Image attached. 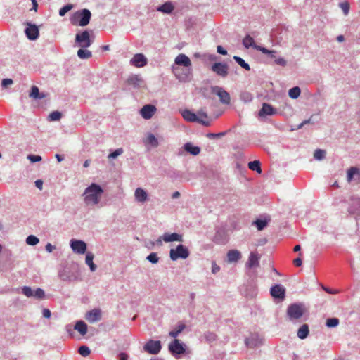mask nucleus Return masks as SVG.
I'll use <instances>...</instances> for the list:
<instances>
[{
  "label": "nucleus",
  "instance_id": "f257e3e1",
  "mask_svg": "<svg viewBox=\"0 0 360 360\" xmlns=\"http://www.w3.org/2000/svg\"><path fill=\"white\" fill-rule=\"evenodd\" d=\"M103 193L102 188L96 184H91L88 186L84 193V201L87 206H93L97 205L100 202V199Z\"/></svg>",
  "mask_w": 360,
  "mask_h": 360
},
{
  "label": "nucleus",
  "instance_id": "f03ea898",
  "mask_svg": "<svg viewBox=\"0 0 360 360\" xmlns=\"http://www.w3.org/2000/svg\"><path fill=\"white\" fill-rule=\"evenodd\" d=\"M91 13L88 9H82L75 12L70 18V22L73 25L86 26L89 24Z\"/></svg>",
  "mask_w": 360,
  "mask_h": 360
},
{
  "label": "nucleus",
  "instance_id": "7ed1b4c3",
  "mask_svg": "<svg viewBox=\"0 0 360 360\" xmlns=\"http://www.w3.org/2000/svg\"><path fill=\"white\" fill-rule=\"evenodd\" d=\"M189 255V251L187 248L183 245H179L176 249H171L169 257L172 260L176 261L179 258L186 259Z\"/></svg>",
  "mask_w": 360,
  "mask_h": 360
},
{
  "label": "nucleus",
  "instance_id": "20e7f679",
  "mask_svg": "<svg viewBox=\"0 0 360 360\" xmlns=\"http://www.w3.org/2000/svg\"><path fill=\"white\" fill-rule=\"evenodd\" d=\"M304 313V308L302 304H292L287 310V314L291 320H297L301 318Z\"/></svg>",
  "mask_w": 360,
  "mask_h": 360
},
{
  "label": "nucleus",
  "instance_id": "39448f33",
  "mask_svg": "<svg viewBox=\"0 0 360 360\" xmlns=\"http://www.w3.org/2000/svg\"><path fill=\"white\" fill-rule=\"evenodd\" d=\"M75 41L78 43L82 48L89 47L91 44L89 32L87 30H85L81 33L77 34L75 37Z\"/></svg>",
  "mask_w": 360,
  "mask_h": 360
},
{
  "label": "nucleus",
  "instance_id": "423d86ee",
  "mask_svg": "<svg viewBox=\"0 0 360 360\" xmlns=\"http://www.w3.org/2000/svg\"><path fill=\"white\" fill-rule=\"evenodd\" d=\"M211 90L213 94H215L216 95H217L219 96L220 101L222 103L226 104V105H228L230 103V101H231L230 95L223 88L216 86H212Z\"/></svg>",
  "mask_w": 360,
  "mask_h": 360
},
{
  "label": "nucleus",
  "instance_id": "0eeeda50",
  "mask_svg": "<svg viewBox=\"0 0 360 360\" xmlns=\"http://www.w3.org/2000/svg\"><path fill=\"white\" fill-rule=\"evenodd\" d=\"M161 342L159 340H149L143 346V349L146 352L151 354H157L161 349Z\"/></svg>",
  "mask_w": 360,
  "mask_h": 360
},
{
  "label": "nucleus",
  "instance_id": "6e6552de",
  "mask_svg": "<svg viewBox=\"0 0 360 360\" xmlns=\"http://www.w3.org/2000/svg\"><path fill=\"white\" fill-rule=\"evenodd\" d=\"M182 116L188 122H197L202 124L205 126L210 125L209 121H205L199 117H197L196 114L192 112L189 110H184L182 112Z\"/></svg>",
  "mask_w": 360,
  "mask_h": 360
},
{
  "label": "nucleus",
  "instance_id": "1a4fd4ad",
  "mask_svg": "<svg viewBox=\"0 0 360 360\" xmlns=\"http://www.w3.org/2000/svg\"><path fill=\"white\" fill-rule=\"evenodd\" d=\"M270 294L274 298L283 300L285 297V289L281 285L277 284L271 288Z\"/></svg>",
  "mask_w": 360,
  "mask_h": 360
},
{
  "label": "nucleus",
  "instance_id": "9d476101",
  "mask_svg": "<svg viewBox=\"0 0 360 360\" xmlns=\"http://www.w3.org/2000/svg\"><path fill=\"white\" fill-rule=\"evenodd\" d=\"M169 350L172 354H182L185 352L184 345L181 343L179 340L174 339L170 344L169 345Z\"/></svg>",
  "mask_w": 360,
  "mask_h": 360
},
{
  "label": "nucleus",
  "instance_id": "9b49d317",
  "mask_svg": "<svg viewBox=\"0 0 360 360\" xmlns=\"http://www.w3.org/2000/svg\"><path fill=\"white\" fill-rule=\"evenodd\" d=\"M211 69L221 77H225L228 75V65L225 63H215L212 65Z\"/></svg>",
  "mask_w": 360,
  "mask_h": 360
},
{
  "label": "nucleus",
  "instance_id": "f8f14e48",
  "mask_svg": "<svg viewBox=\"0 0 360 360\" xmlns=\"http://www.w3.org/2000/svg\"><path fill=\"white\" fill-rule=\"evenodd\" d=\"M70 246L72 250L77 254H84L86 250V245L82 240H72L70 241Z\"/></svg>",
  "mask_w": 360,
  "mask_h": 360
},
{
  "label": "nucleus",
  "instance_id": "ddd939ff",
  "mask_svg": "<svg viewBox=\"0 0 360 360\" xmlns=\"http://www.w3.org/2000/svg\"><path fill=\"white\" fill-rule=\"evenodd\" d=\"M156 108L153 105H145L140 110V114L146 120L150 119L156 112Z\"/></svg>",
  "mask_w": 360,
  "mask_h": 360
},
{
  "label": "nucleus",
  "instance_id": "4468645a",
  "mask_svg": "<svg viewBox=\"0 0 360 360\" xmlns=\"http://www.w3.org/2000/svg\"><path fill=\"white\" fill-rule=\"evenodd\" d=\"M85 319L89 323H95L101 320V311L99 309H94L88 311L85 315Z\"/></svg>",
  "mask_w": 360,
  "mask_h": 360
},
{
  "label": "nucleus",
  "instance_id": "2eb2a0df",
  "mask_svg": "<svg viewBox=\"0 0 360 360\" xmlns=\"http://www.w3.org/2000/svg\"><path fill=\"white\" fill-rule=\"evenodd\" d=\"M131 64L136 68L144 67L147 64V58L142 53H136L131 58Z\"/></svg>",
  "mask_w": 360,
  "mask_h": 360
},
{
  "label": "nucleus",
  "instance_id": "dca6fc26",
  "mask_svg": "<svg viewBox=\"0 0 360 360\" xmlns=\"http://www.w3.org/2000/svg\"><path fill=\"white\" fill-rule=\"evenodd\" d=\"M25 32L27 37L30 40H35L39 36V30L35 25L27 23V27Z\"/></svg>",
  "mask_w": 360,
  "mask_h": 360
},
{
  "label": "nucleus",
  "instance_id": "f3484780",
  "mask_svg": "<svg viewBox=\"0 0 360 360\" xmlns=\"http://www.w3.org/2000/svg\"><path fill=\"white\" fill-rule=\"evenodd\" d=\"M277 110L270 104L264 103L262 104V107L259 112V115L260 117H266L267 115H273L276 114Z\"/></svg>",
  "mask_w": 360,
  "mask_h": 360
},
{
  "label": "nucleus",
  "instance_id": "a211bd4d",
  "mask_svg": "<svg viewBox=\"0 0 360 360\" xmlns=\"http://www.w3.org/2000/svg\"><path fill=\"white\" fill-rule=\"evenodd\" d=\"M175 64L178 65H183L186 68L191 66V61L190 58L184 53L179 54L174 60Z\"/></svg>",
  "mask_w": 360,
  "mask_h": 360
},
{
  "label": "nucleus",
  "instance_id": "6ab92c4d",
  "mask_svg": "<svg viewBox=\"0 0 360 360\" xmlns=\"http://www.w3.org/2000/svg\"><path fill=\"white\" fill-rule=\"evenodd\" d=\"M354 176H356V179H357L358 181H360V169L356 167H352L347 172V181L350 183Z\"/></svg>",
  "mask_w": 360,
  "mask_h": 360
},
{
  "label": "nucleus",
  "instance_id": "aec40b11",
  "mask_svg": "<svg viewBox=\"0 0 360 360\" xmlns=\"http://www.w3.org/2000/svg\"><path fill=\"white\" fill-rule=\"evenodd\" d=\"M134 196H135L136 200L139 202H144L148 199V194H147L146 191H145L141 188H138L136 189L135 193H134Z\"/></svg>",
  "mask_w": 360,
  "mask_h": 360
},
{
  "label": "nucleus",
  "instance_id": "412c9836",
  "mask_svg": "<svg viewBox=\"0 0 360 360\" xmlns=\"http://www.w3.org/2000/svg\"><path fill=\"white\" fill-rule=\"evenodd\" d=\"M162 239L165 242H172V241H179L181 242L183 240L182 236L176 233H166L163 235Z\"/></svg>",
  "mask_w": 360,
  "mask_h": 360
},
{
  "label": "nucleus",
  "instance_id": "4be33fe9",
  "mask_svg": "<svg viewBox=\"0 0 360 360\" xmlns=\"http://www.w3.org/2000/svg\"><path fill=\"white\" fill-rule=\"evenodd\" d=\"M241 258L240 252L237 250H229L227 252V259L229 263L236 262Z\"/></svg>",
  "mask_w": 360,
  "mask_h": 360
},
{
  "label": "nucleus",
  "instance_id": "5701e85b",
  "mask_svg": "<svg viewBox=\"0 0 360 360\" xmlns=\"http://www.w3.org/2000/svg\"><path fill=\"white\" fill-rule=\"evenodd\" d=\"M247 265L249 268L259 266V257L255 252H251Z\"/></svg>",
  "mask_w": 360,
  "mask_h": 360
},
{
  "label": "nucleus",
  "instance_id": "b1692460",
  "mask_svg": "<svg viewBox=\"0 0 360 360\" xmlns=\"http://www.w3.org/2000/svg\"><path fill=\"white\" fill-rule=\"evenodd\" d=\"M245 343L248 347L253 348L258 346L261 342L257 336L252 335L245 339Z\"/></svg>",
  "mask_w": 360,
  "mask_h": 360
},
{
  "label": "nucleus",
  "instance_id": "393cba45",
  "mask_svg": "<svg viewBox=\"0 0 360 360\" xmlns=\"http://www.w3.org/2000/svg\"><path fill=\"white\" fill-rule=\"evenodd\" d=\"M75 329L82 335H84L87 333V325L84 321H79L75 323Z\"/></svg>",
  "mask_w": 360,
  "mask_h": 360
},
{
  "label": "nucleus",
  "instance_id": "a878e982",
  "mask_svg": "<svg viewBox=\"0 0 360 360\" xmlns=\"http://www.w3.org/2000/svg\"><path fill=\"white\" fill-rule=\"evenodd\" d=\"M186 328V325L183 323H180L178 326L172 330L169 333V335L172 338H176Z\"/></svg>",
  "mask_w": 360,
  "mask_h": 360
},
{
  "label": "nucleus",
  "instance_id": "bb28decb",
  "mask_svg": "<svg viewBox=\"0 0 360 360\" xmlns=\"http://www.w3.org/2000/svg\"><path fill=\"white\" fill-rule=\"evenodd\" d=\"M174 10V6L170 1L165 2L162 6L158 8V11L165 13H170Z\"/></svg>",
  "mask_w": 360,
  "mask_h": 360
},
{
  "label": "nucleus",
  "instance_id": "cd10ccee",
  "mask_svg": "<svg viewBox=\"0 0 360 360\" xmlns=\"http://www.w3.org/2000/svg\"><path fill=\"white\" fill-rule=\"evenodd\" d=\"M184 149L188 153L193 155H197L200 152V148L198 146H193L191 143H187L184 145Z\"/></svg>",
  "mask_w": 360,
  "mask_h": 360
},
{
  "label": "nucleus",
  "instance_id": "c85d7f7f",
  "mask_svg": "<svg viewBox=\"0 0 360 360\" xmlns=\"http://www.w3.org/2000/svg\"><path fill=\"white\" fill-rule=\"evenodd\" d=\"M94 255L91 252H87L86 255L85 262L89 266L91 271H94L96 269V265L94 263Z\"/></svg>",
  "mask_w": 360,
  "mask_h": 360
},
{
  "label": "nucleus",
  "instance_id": "c756f323",
  "mask_svg": "<svg viewBox=\"0 0 360 360\" xmlns=\"http://www.w3.org/2000/svg\"><path fill=\"white\" fill-rule=\"evenodd\" d=\"M309 333V326L307 324H303L297 330V336L300 339L306 338Z\"/></svg>",
  "mask_w": 360,
  "mask_h": 360
},
{
  "label": "nucleus",
  "instance_id": "7c9ffc66",
  "mask_svg": "<svg viewBox=\"0 0 360 360\" xmlns=\"http://www.w3.org/2000/svg\"><path fill=\"white\" fill-rule=\"evenodd\" d=\"M29 96L31 98L37 99V98H43L44 94L39 93V90L37 86H32V89H31V91L29 94Z\"/></svg>",
  "mask_w": 360,
  "mask_h": 360
},
{
  "label": "nucleus",
  "instance_id": "2f4dec72",
  "mask_svg": "<svg viewBox=\"0 0 360 360\" xmlns=\"http://www.w3.org/2000/svg\"><path fill=\"white\" fill-rule=\"evenodd\" d=\"M248 167L252 171H255L259 174L262 173L261 164L259 160H254L248 163Z\"/></svg>",
  "mask_w": 360,
  "mask_h": 360
},
{
  "label": "nucleus",
  "instance_id": "473e14b6",
  "mask_svg": "<svg viewBox=\"0 0 360 360\" xmlns=\"http://www.w3.org/2000/svg\"><path fill=\"white\" fill-rule=\"evenodd\" d=\"M77 56L82 59H87L91 57V52L86 48H82L78 50Z\"/></svg>",
  "mask_w": 360,
  "mask_h": 360
},
{
  "label": "nucleus",
  "instance_id": "72a5a7b5",
  "mask_svg": "<svg viewBox=\"0 0 360 360\" xmlns=\"http://www.w3.org/2000/svg\"><path fill=\"white\" fill-rule=\"evenodd\" d=\"M243 44L247 49L250 47H253L255 49V46H256L255 44L253 38L250 35H246L245 37V38L243 39Z\"/></svg>",
  "mask_w": 360,
  "mask_h": 360
},
{
  "label": "nucleus",
  "instance_id": "f704fd0d",
  "mask_svg": "<svg viewBox=\"0 0 360 360\" xmlns=\"http://www.w3.org/2000/svg\"><path fill=\"white\" fill-rule=\"evenodd\" d=\"M146 142L153 147H158L159 145L157 138L153 134H148Z\"/></svg>",
  "mask_w": 360,
  "mask_h": 360
},
{
  "label": "nucleus",
  "instance_id": "c9c22d12",
  "mask_svg": "<svg viewBox=\"0 0 360 360\" xmlns=\"http://www.w3.org/2000/svg\"><path fill=\"white\" fill-rule=\"evenodd\" d=\"M233 59L240 66H241L245 70H250V65L240 57L235 56L233 57Z\"/></svg>",
  "mask_w": 360,
  "mask_h": 360
},
{
  "label": "nucleus",
  "instance_id": "e433bc0d",
  "mask_svg": "<svg viewBox=\"0 0 360 360\" xmlns=\"http://www.w3.org/2000/svg\"><path fill=\"white\" fill-rule=\"evenodd\" d=\"M301 91L298 86L290 89L288 91V95L291 98L295 99L300 95Z\"/></svg>",
  "mask_w": 360,
  "mask_h": 360
},
{
  "label": "nucleus",
  "instance_id": "4c0bfd02",
  "mask_svg": "<svg viewBox=\"0 0 360 360\" xmlns=\"http://www.w3.org/2000/svg\"><path fill=\"white\" fill-rule=\"evenodd\" d=\"M62 117V114L59 111H53L51 112L48 116L49 121H58Z\"/></svg>",
  "mask_w": 360,
  "mask_h": 360
},
{
  "label": "nucleus",
  "instance_id": "58836bf2",
  "mask_svg": "<svg viewBox=\"0 0 360 360\" xmlns=\"http://www.w3.org/2000/svg\"><path fill=\"white\" fill-rule=\"evenodd\" d=\"M39 239L34 235H30L26 238L27 244L30 245H35L39 243Z\"/></svg>",
  "mask_w": 360,
  "mask_h": 360
},
{
  "label": "nucleus",
  "instance_id": "ea45409f",
  "mask_svg": "<svg viewBox=\"0 0 360 360\" xmlns=\"http://www.w3.org/2000/svg\"><path fill=\"white\" fill-rule=\"evenodd\" d=\"M326 151L321 149H317L315 150L314 153V157L315 159L321 160L325 158Z\"/></svg>",
  "mask_w": 360,
  "mask_h": 360
},
{
  "label": "nucleus",
  "instance_id": "a19ab883",
  "mask_svg": "<svg viewBox=\"0 0 360 360\" xmlns=\"http://www.w3.org/2000/svg\"><path fill=\"white\" fill-rule=\"evenodd\" d=\"M339 324V319L337 318H330L326 320V326L328 328L335 327Z\"/></svg>",
  "mask_w": 360,
  "mask_h": 360
},
{
  "label": "nucleus",
  "instance_id": "79ce46f5",
  "mask_svg": "<svg viewBox=\"0 0 360 360\" xmlns=\"http://www.w3.org/2000/svg\"><path fill=\"white\" fill-rule=\"evenodd\" d=\"M73 8V6L70 4H67L62 7L59 11V15L60 16H64L69 11H70Z\"/></svg>",
  "mask_w": 360,
  "mask_h": 360
},
{
  "label": "nucleus",
  "instance_id": "37998d69",
  "mask_svg": "<svg viewBox=\"0 0 360 360\" xmlns=\"http://www.w3.org/2000/svg\"><path fill=\"white\" fill-rule=\"evenodd\" d=\"M339 6L341 8L345 15H347L349 13L350 6L347 1L340 3Z\"/></svg>",
  "mask_w": 360,
  "mask_h": 360
},
{
  "label": "nucleus",
  "instance_id": "c03bdc74",
  "mask_svg": "<svg viewBox=\"0 0 360 360\" xmlns=\"http://www.w3.org/2000/svg\"><path fill=\"white\" fill-rule=\"evenodd\" d=\"M79 353L83 356H87L90 354L91 353V351L89 349V348L86 346H81L79 348Z\"/></svg>",
  "mask_w": 360,
  "mask_h": 360
},
{
  "label": "nucleus",
  "instance_id": "a18cd8bd",
  "mask_svg": "<svg viewBox=\"0 0 360 360\" xmlns=\"http://www.w3.org/2000/svg\"><path fill=\"white\" fill-rule=\"evenodd\" d=\"M255 224H256L257 229L261 231L266 226L267 221L266 220L257 219L255 221Z\"/></svg>",
  "mask_w": 360,
  "mask_h": 360
},
{
  "label": "nucleus",
  "instance_id": "49530a36",
  "mask_svg": "<svg viewBox=\"0 0 360 360\" xmlns=\"http://www.w3.org/2000/svg\"><path fill=\"white\" fill-rule=\"evenodd\" d=\"M33 290L30 287L25 286L22 288V292L27 297L33 296Z\"/></svg>",
  "mask_w": 360,
  "mask_h": 360
},
{
  "label": "nucleus",
  "instance_id": "de8ad7c7",
  "mask_svg": "<svg viewBox=\"0 0 360 360\" xmlns=\"http://www.w3.org/2000/svg\"><path fill=\"white\" fill-rule=\"evenodd\" d=\"M147 259L153 264H156L158 262L159 258L156 253L152 252L147 257Z\"/></svg>",
  "mask_w": 360,
  "mask_h": 360
},
{
  "label": "nucleus",
  "instance_id": "09e8293b",
  "mask_svg": "<svg viewBox=\"0 0 360 360\" xmlns=\"http://www.w3.org/2000/svg\"><path fill=\"white\" fill-rule=\"evenodd\" d=\"M44 292L41 288H37L33 292V296L37 299H42L44 297Z\"/></svg>",
  "mask_w": 360,
  "mask_h": 360
},
{
  "label": "nucleus",
  "instance_id": "8fccbe9b",
  "mask_svg": "<svg viewBox=\"0 0 360 360\" xmlns=\"http://www.w3.org/2000/svg\"><path fill=\"white\" fill-rule=\"evenodd\" d=\"M122 153H123L122 148H117L114 152H112L108 155V158L109 159L116 158L117 156L121 155Z\"/></svg>",
  "mask_w": 360,
  "mask_h": 360
},
{
  "label": "nucleus",
  "instance_id": "3c124183",
  "mask_svg": "<svg viewBox=\"0 0 360 360\" xmlns=\"http://www.w3.org/2000/svg\"><path fill=\"white\" fill-rule=\"evenodd\" d=\"M274 63H275V64L282 66V67H285L287 64L286 60L283 58H281V57L277 58H276Z\"/></svg>",
  "mask_w": 360,
  "mask_h": 360
},
{
  "label": "nucleus",
  "instance_id": "603ef678",
  "mask_svg": "<svg viewBox=\"0 0 360 360\" xmlns=\"http://www.w3.org/2000/svg\"><path fill=\"white\" fill-rule=\"evenodd\" d=\"M27 159L30 160L32 162H36L41 161L42 160V158L39 155H29L27 156Z\"/></svg>",
  "mask_w": 360,
  "mask_h": 360
},
{
  "label": "nucleus",
  "instance_id": "864d4df0",
  "mask_svg": "<svg viewBox=\"0 0 360 360\" xmlns=\"http://www.w3.org/2000/svg\"><path fill=\"white\" fill-rule=\"evenodd\" d=\"M196 115H197V117H199L205 121H208L207 120L208 117H207V113L202 110H199L198 112V113L196 114Z\"/></svg>",
  "mask_w": 360,
  "mask_h": 360
},
{
  "label": "nucleus",
  "instance_id": "5fc2aeb1",
  "mask_svg": "<svg viewBox=\"0 0 360 360\" xmlns=\"http://www.w3.org/2000/svg\"><path fill=\"white\" fill-rule=\"evenodd\" d=\"M13 83L11 79H4L1 82V86L4 88H7L8 86L11 85Z\"/></svg>",
  "mask_w": 360,
  "mask_h": 360
},
{
  "label": "nucleus",
  "instance_id": "6e6d98bb",
  "mask_svg": "<svg viewBox=\"0 0 360 360\" xmlns=\"http://www.w3.org/2000/svg\"><path fill=\"white\" fill-rule=\"evenodd\" d=\"M255 49L258 50V51H260L262 53H264V54H269V53H271V50H268L267 49L264 48V47H262V46H255Z\"/></svg>",
  "mask_w": 360,
  "mask_h": 360
},
{
  "label": "nucleus",
  "instance_id": "4d7b16f0",
  "mask_svg": "<svg viewBox=\"0 0 360 360\" xmlns=\"http://www.w3.org/2000/svg\"><path fill=\"white\" fill-rule=\"evenodd\" d=\"M299 255L301 256L302 254L300 253ZM293 263L296 266H300L302 264V259L300 258V257H298L297 258L295 259L293 261Z\"/></svg>",
  "mask_w": 360,
  "mask_h": 360
},
{
  "label": "nucleus",
  "instance_id": "13d9d810",
  "mask_svg": "<svg viewBox=\"0 0 360 360\" xmlns=\"http://www.w3.org/2000/svg\"><path fill=\"white\" fill-rule=\"evenodd\" d=\"M44 185V181L41 179H38L35 181V186L40 190H42Z\"/></svg>",
  "mask_w": 360,
  "mask_h": 360
},
{
  "label": "nucleus",
  "instance_id": "bf43d9fd",
  "mask_svg": "<svg viewBox=\"0 0 360 360\" xmlns=\"http://www.w3.org/2000/svg\"><path fill=\"white\" fill-rule=\"evenodd\" d=\"M217 52L221 55H226L227 54V51L226 49H224L221 46H217Z\"/></svg>",
  "mask_w": 360,
  "mask_h": 360
},
{
  "label": "nucleus",
  "instance_id": "052dcab7",
  "mask_svg": "<svg viewBox=\"0 0 360 360\" xmlns=\"http://www.w3.org/2000/svg\"><path fill=\"white\" fill-rule=\"evenodd\" d=\"M119 360H128V355L126 353H120Z\"/></svg>",
  "mask_w": 360,
  "mask_h": 360
},
{
  "label": "nucleus",
  "instance_id": "680f3d73",
  "mask_svg": "<svg viewBox=\"0 0 360 360\" xmlns=\"http://www.w3.org/2000/svg\"><path fill=\"white\" fill-rule=\"evenodd\" d=\"M219 269H220L219 266H217L215 263H213V264H212V273L215 274L217 271H219Z\"/></svg>",
  "mask_w": 360,
  "mask_h": 360
},
{
  "label": "nucleus",
  "instance_id": "e2e57ef3",
  "mask_svg": "<svg viewBox=\"0 0 360 360\" xmlns=\"http://www.w3.org/2000/svg\"><path fill=\"white\" fill-rule=\"evenodd\" d=\"M32 4V8H30V10H34V11H37L38 4L36 0H31Z\"/></svg>",
  "mask_w": 360,
  "mask_h": 360
},
{
  "label": "nucleus",
  "instance_id": "0e129e2a",
  "mask_svg": "<svg viewBox=\"0 0 360 360\" xmlns=\"http://www.w3.org/2000/svg\"><path fill=\"white\" fill-rule=\"evenodd\" d=\"M53 249H54V247L53 245H51V244H50V243L46 244V251L51 252L53 251Z\"/></svg>",
  "mask_w": 360,
  "mask_h": 360
},
{
  "label": "nucleus",
  "instance_id": "69168bd1",
  "mask_svg": "<svg viewBox=\"0 0 360 360\" xmlns=\"http://www.w3.org/2000/svg\"><path fill=\"white\" fill-rule=\"evenodd\" d=\"M353 202H354V204H355L356 206H358L359 208L360 207V198H356L354 199Z\"/></svg>",
  "mask_w": 360,
  "mask_h": 360
},
{
  "label": "nucleus",
  "instance_id": "338daca9",
  "mask_svg": "<svg viewBox=\"0 0 360 360\" xmlns=\"http://www.w3.org/2000/svg\"><path fill=\"white\" fill-rule=\"evenodd\" d=\"M271 53H269V56L272 58H276V51H274V50H271L270 51Z\"/></svg>",
  "mask_w": 360,
  "mask_h": 360
},
{
  "label": "nucleus",
  "instance_id": "774afa93",
  "mask_svg": "<svg viewBox=\"0 0 360 360\" xmlns=\"http://www.w3.org/2000/svg\"><path fill=\"white\" fill-rule=\"evenodd\" d=\"M180 196V193L179 191H175L173 194H172V198H177Z\"/></svg>",
  "mask_w": 360,
  "mask_h": 360
}]
</instances>
